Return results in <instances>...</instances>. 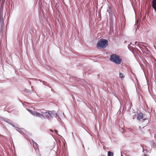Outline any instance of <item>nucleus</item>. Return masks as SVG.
<instances>
[{"label":"nucleus","instance_id":"nucleus-1","mask_svg":"<svg viewBox=\"0 0 156 156\" xmlns=\"http://www.w3.org/2000/svg\"><path fill=\"white\" fill-rule=\"evenodd\" d=\"M31 114L35 116L41 118L42 117L46 116L48 118H52L53 116H56V113L54 111L47 112L44 109L37 110L38 112L36 111L32 112L30 110H28Z\"/></svg>","mask_w":156,"mask_h":156},{"label":"nucleus","instance_id":"nucleus-2","mask_svg":"<svg viewBox=\"0 0 156 156\" xmlns=\"http://www.w3.org/2000/svg\"><path fill=\"white\" fill-rule=\"evenodd\" d=\"M110 60L117 64H119L122 61V59L118 55L113 54L110 56Z\"/></svg>","mask_w":156,"mask_h":156},{"label":"nucleus","instance_id":"nucleus-3","mask_svg":"<svg viewBox=\"0 0 156 156\" xmlns=\"http://www.w3.org/2000/svg\"><path fill=\"white\" fill-rule=\"evenodd\" d=\"M108 44V41L105 39H101L99 40L97 44V47L98 48H105Z\"/></svg>","mask_w":156,"mask_h":156},{"label":"nucleus","instance_id":"nucleus-4","mask_svg":"<svg viewBox=\"0 0 156 156\" xmlns=\"http://www.w3.org/2000/svg\"><path fill=\"white\" fill-rule=\"evenodd\" d=\"M32 142L33 144V147L35 149L36 153L37 154V156H41L39 153V150L37 144L33 140H32Z\"/></svg>","mask_w":156,"mask_h":156},{"label":"nucleus","instance_id":"nucleus-5","mask_svg":"<svg viewBox=\"0 0 156 156\" xmlns=\"http://www.w3.org/2000/svg\"><path fill=\"white\" fill-rule=\"evenodd\" d=\"M143 114L142 113H138L137 115V118L138 120H140L141 119H143Z\"/></svg>","mask_w":156,"mask_h":156},{"label":"nucleus","instance_id":"nucleus-6","mask_svg":"<svg viewBox=\"0 0 156 156\" xmlns=\"http://www.w3.org/2000/svg\"><path fill=\"white\" fill-rule=\"evenodd\" d=\"M150 144L152 147L154 148L156 146V141L155 142L154 140H152L150 141Z\"/></svg>","mask_w":156,"mask_h":156},{"label":"nucleus","instance_id":"nucleus-7","mask_svg":"<svg viewBox=\"0 0 156 156\" xmlns=\"http://www.w3.org/2000/svg\"><path fill=\"white\" fill-rule=\"evenodd\" d=\"M113 153L110 152V151H108V156H113Z\"/></svg>","mask_w":156,"mask_h":156},{"label":"nucleus","instance_id":"nucleus-8","mask_svg":"<svg viewBox=\"0 0 156 156\" xmlns=\"http://www.w3.org/2000/svg\"><path fill=\"white\" fill-rule=\"evenodd\" d=\"M143 121H146V125L147 124L149 123V120L148 119H146V118L143 119Z\"/></svg>","mask_w":156,"mask_h":156},{"label":"nucleus","instance_id":"nucleus-9","mask_svg":"<svg viewBox=\"0 0 156 156\" xmlns=\"http://www.w3.org/2000/svg\"><path fill=\"white\" fill-rule=\"evenodd\" d=\"M119 76H120V77L121 78H123L124 77V76L123 74L122 73H119Z\"/></svg>","mask_w":156,"mask_h":156},{"label":"nucleus","instance_id":"nucleus-10","mask_svg":"<svg viewBox=\"0 0 156 156\" xmlns=\"http://www.w3.org/2000/svg\"><path fill=\"white\" fill-rule=\"evenodd\" d=\"M50 130L52 132H53L54 131L55 132V133H57V131L56 130Z\"/></svg>","mask_w":156,"mask_h":156},{"label":"nucleus","instance_id":"nucleus-11","mask_svg":"<svg viewBox=\"0 0 156 156\" xmlns=\"http://www.w3.org/2000/svg\"><path fill=\"white\" fill-rule=\"evenodd\" d=\"M144 156H148L146 154H145Z\"/></svg>","mask_w":156,"mask_h":156}]
</instances>
